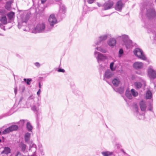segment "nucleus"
<instances>
[{
	"label": "nucleus",
	"instance_id": "052dcab7",
	"mask_svg": "<svg viewBox=\"0 0 156 156\" xmlns=\"http://www.w3.org/2000/svg\"><path fill=\"white\" fill-rule=\"evenodd\" d=\"M156 87V85H155L154 86V87Z\"/></svg>",
	"mask_w": 156,
	"mask_h": 156
},
{
	"label": "nucleus",
	"instance_id": "79ce46f5",
	"mask_svg": "<svg viewBox=\"0 0 156 156\" xmlns=\"http://www.w3.org/2000/svg\"><path fill=\"white\" fill-rule=\"evenodd\" d=\"M153 105L151 104H150L148 108L147 109V110L151 111V112H153Z\"/></svg>",
	"mask_w": 156,
	"mask_h": 156
},
{
	"label": "nucleus",
	"instance_id": "c03bdc74",
	"mask_svg": "<svg viewBox=\"0 0 156 156\" xmlns=\"http://www.w3.org/2000/svg\"><path fill=\"white\" fill-rule=\"evenodd\" d=\"M34 64L35 66H36L38 68L39 67L41 66V65L38 62H36L35 63H34Z\"/></svg>",
	"mask_w": 156,
	"mask_h": 156
},
{
	"label": "nucleus",
	"instance_id": "9d476101",
	"mask_svg": "<svg viewBox=\"0 0 156 156\" xmlns=\"http://www.w3.org/2000/svg\"><path fill=\"white\" fill-rule=\"evenodd\" d=\"M133 110L134 112V115L140 119L144 120L145 119V114L142 113H140L139 112V109L138 106L135 104L133 106Z\"/></svg>",
	"mask_w": 156,
	"mask_h": 156
},
{
	"label": "nucleus",
	"instance_id": "c9c22d12",
	"mask_svg": "<svg viewBox=\"0 0 156 156\" xmlns=\"http://www.w3.org/2000/svg\"><path fill=\"white\" fill-rule=\"evenodd\" d=\"M24 81L26 82L28 85H30V82L32 81V80L31 78L26 79L24 78L23 79Z\"/></svg>",
	"mask_w": 156,
	"mask_h": 156
},
{
	"label": "nucleus",
	"instance_id": "58836bf2",
	"mask_svg": "<svg viewBox=\"0 0 156 156\" xmlns=\"http://www.w3.org/2000/svg\"><path fill=\"white\" fill-rule=\"evenodd\" d=\"M25 120H21L19 122H18V124H19V126L21 127L23 126L25 122Z\"/></svg>",
	"mask_w": 156,
	"mask_h": 156
},
{
	"label": "nucleus",
	"instance_id": "0eeeda50",
	"mask_svg": "<svg viewBox=\"0 0 156 156\" xmlns=\"http://www.w3.org/2000/svg\"><path fill=\"white\" fill-rule=\"evenodd\" d=\"M147 76L151 80L156 79V70L153 69V67L150 66L147 70Z\"/></svg>",
	"mask_w": 156,
	"mask_h": 156
},
{
	"label": "nucleus",
	"instance_id": "4be33fe9",
	"mask_svg": "<svg viewBox=\"0 0 156 156\" xmlns=\"http://www.w3.org/2000/svg\"><path fill=\"white\" fill-rule=\"evenodd\" d=\"M8 20L10 22L14 20L15 17V13L14 12L11 11L8 13L7 14Z\"/></svg>",
	"mask_w": 156,
	"mask_h": 156
},
{
	"label": "nucleus",
	"instance_id": "473e14b6",
	"mask_svg": "<svg viewBox=\"0 0 156 156\" xmlns=\"http://www.w3.org/2000/svg\"><path fill=\"white\" fill-rule=\"evenodd\" d=\"M27 130L29 131H31L33 129V127L29 122H27L26 125Z\"/></svg>",
	"mask_w": 156,
	"mask_h": 156
},
{
	"label": "nucleus",
	"instance_id": "bb28decb",
	"mask_svg": "<svg viewBox=\"0 0 156 156\" xmlns=\"http://www.w3.org/2000/svg\"><path fill=\"white\" fill-rule=\"evenodd\" d=\"M12 3V2L11 1H9L7 2L5 6V8L7 10H10L11 8V5Z\"/></svg>",
	"mask_w": 156,
	"mask_h": 156
},
{
	"label": "nucleus",
	"instance_id": "7ed1b4c3",
	"mask_svg": "<svg viewBox=\"0 0 156 156\" xmlns=\"http://www.w3.org/2000/svg\"><path fill=\"white\" fill-rule=\"evenodd\" d=\"M51 27H46L44 22L40 23L37 24L33 29L32 31L34 33H47L51 30Z\"/></svg>",
	"mask_w": 156,
	"mask_h": 156
},
{
	"label": "nucleus",
	"instance_id": "2f4dec72",
	"mask_svg": "<svg viewBox=\"0 0 156 156\" xmlns=\"http://www.w3.org/2000/svg\"><path fill=\"white\" fill-rule=\"evenodd\" d=\"M11 132L16 131L17 130L18 127L16 125H12L9 127Z\"/></svg>",
	"mask_w": 156,
	"mask_h": 156
},
{
	"label": "nucleus",
	"instance_id": "4468645a",
	"mask_svg": "<svg viewBox=\"0 0 156 156\" xmlns=\"http://www.w3.org/2000/svg\"><path fill=\"white\" fill-rule=\"evenodd\" d=\"M139 105L141 110L145 113L147 108L146 102L144 100H142L139 102Z\"/></svg>",
	"mask_w": 156,
	"mask_h": 156
},
{
	"label": "nucleus",
	"instance_id": "603ef678",
	"mask_svg": "<svg viewBox=\"0 0 156 156\" xmlns=\"http://www.w3.org/2000/svg\"><path fill=\"white\" fill-rule=\"evenodd\" d=\"M39 89H41V84L40 82L39 83Z\"/></svg>",
	"mask_w": 156,
	"mask_h": 156
},
{
	"label": "nucleus",
	"instance_id": "9b49d317",
	"mask_svg": "<svg viewBox=\"0 0 156 156\" xmlns=\"http://www.w3.org/2000/svg\"><path fill=\"white\" fill-rule=\"evenodd\" d=\"M138 81L134 83V85L137 89L140 88L142 86H145L146 82L144 79L141 77H138Z\"/></svg>",
	"mask_w": 156,
	"mask_h": 156
},
{
	"label": "nucleus",
	"instance_id": "6ab92c4d",
	"mask_svg": "<svg viewBox=\"0 0 156 156\" xmlns=\"http://www.w3.org/2000/svg\"><path fill=\"white\" fill-rule=\"evenodd\" d=\"M107 43L108 45L110 47L113 48L115 45L116 41L115 39L110 38L108 40Z\"/></svg>",
	"mask_w": 156,
	"mask_h": 156
},
{
	"label": "nucleus",
	"instance_id": "39448f33",
	"mask_svg": "<svg viewBox=\"0 0 156 156\" xmlns=\"http://www.w3.org/2000/svg\"><path fill=\"white\" fill-rule=\"evenodd\" d=\"M133 53L139 59L144 61L147 59L145 54L141 49L138 48H136L134 50Z\"/></svg>",
	"mask_w": 156,
	"mask_h": 156
},
{
	"label": "nucleus",
	"instance_id": "f257e3e1",
	"mask_svg": "<svg viewBox=\"0 0 156 156\" xmlns=\"http://www.w3.org/2000/svg\"><path fill=\"white\" fill-rule=\"evenodd\" d=\"M34 98V96L33 95H30L27 99L26 105L28 108H30L38 117L41 113V110L39 108L41 102L38 100H35Z\"/></svg>",
	"mask_w": 156,
	"mask_h": 156
},
{
	"label": "nucleus",
	"instance_id": "680f3d73",
	"mask_svg": "<svg viewBox=\"0 0 156 156\" xmlns=\"http://www.w3.org/2000/svg\"><path fill=\"white\" fill-rule=\"evenodd\" d=\"M33 0V1H34V0Z\"/></svg>",
	"mask_w": 156,
	"mask_h": 156
},
{
	"label": "nucleus",
	"instance_id": "f03ea898",
	"mask_svg": "<svg viewBox=\"0 0 156 156\" xmlns=\"http://www.w3.org/2000/svg\"><path fill=\"white\" fill-rule=\"evenodd\" d=\"M38 150L37 151V146L34 144H32L29 146L28 154L30 156H41L44 154L43 149L41 144L38 145Z\"/></svg>",
	"mask_w": 156,
	"mask_h": 156
},
{
	"label": "nucleus",
	"instance_id": "37998d69",
	"mask_svg": "<svg viewBox=\"0 0 156 156\" xmlns=\"http://www.w3.org/2000/svg\"><path fill=\"white\" fill-rule=\"evenodd\" d=\"M114 64V63L113 62H111L110 64V68L112 71H114L115 70V68H113Z\"/></svg>",
	"mask_w": 156,
	"mask_h": 156
},
{
	"label": "nucleus",
	"instance_id": "bf43d9fd",
	"mask_svg": "<svg viewBox=\"0 0 156 156\" xmlns=\"http://www.w3.org/2000/svg\"><path fill=\"white\" fill-rule=\"evenodd\" d=\"M1 142V140L0 139V143Z\"/></svg>",
	"mask_w": 156,
	"mask_h": 156
},
{
	"label": "nucleus",
	"instance_id": "6e6d98bb",
	"mask_svg": "<svg viewBox=\"0 0 156 156\" xmlns=\"http://www.w3.org/2000/svg\"><path fill=\"white\" fill-rule=\"evenodd\" d=\"M132 78L133 80V79L135 78V76L134 75H132Z\"/></svg>",
	"mask_w": 156,
	"mask_h": 156
},
{
	"label": "nucleus",
	"instance_id": "c85d7f7f",
	"mask_svg": "<svg viewBox=\"0 0 156 156\" xmlns=\"http://www.w3.org/2000/svg\"><path fill=\"white\" fill-rule=\"evenodd\" d=\"M101 153L103 156H109L112 155L113 153L112 152L105 151L101 152Z\"/></svg>",
	"mask_w": 156,
	"mask_h": 156
},
{
	"label": "nucleus",
	"instance_id": "f8f14e48",
	"mask_svg": "<svg viewBox=\"0 0 156 156\" xmlns=\"http://www.w3.org/2000/svg\"><path fill=\"white\" fill-rule=\"evenodd\" d=\"M94 54L99 63H100L101 61H104L107 58L106 56L96 51H94Z\"/></svg>",
	"mask_w": 156,
	"mask_h": 156
},
{
	"label": "nucleus",
	"instance_id": "2eb2a0df",
	"mask_svg": "<svg viewBox=\"0 0 156 156\" xmlns=\"http://www.w3.org/2000/svg\"><path fill=\"white\" fill-rule=\"evenodd\" d=\"M113 75V74L110 70H107L105 72L103 80L109 83V82L107 81L106 79L110 78Z\"/></svg>",
	"mask_w": 156,
	"mask_h": 156
},
{
	"label": "nucleus",
	"instance_id": "4d7b16f0",
	"mask_svg": "<svg viewBox=\"0 0 156 156\" xmlns=\"http://www.w3.org/2000/svg\"><path fill=\"white\" fill-rule=\"evenodd\" d=\"M155 39H156V34H155Z\"/></svg>",
	"mask_w": 156,
	"mask_h": 156
},
{
	"label": "nucleus",
	"instance_id": "4c0bfd02",
	"mask_svg": "<svg viewBox=\"0 0 156 156\" xmlns=\"http://www.w3.org/2000/svg\"><path fill=\"white\" fill-rule=\"evenodd\" d=\"M11 132L9 127L5 129L4 131H3L2 133L3 134H6L9 133Z\"/></svg>",
	"mask_w": 156,
	"mask_h": 156
},
{
	"label": "nucleus",
	"instance_id": "aec40b11",
	"mask_svg": "<svg viewBox=\"0 0 156 156\" xmlns=\"http://www.w3.org/2000/svg\"><path fill=\"white\" fill-rule=\"evenodd\" d=\"M113 5V3L112 2H105L103 6L105 10H107L111 9Z\"/></svg>",
	"mask_w": 156,
	"mask_h": 156
},
{
	"label": "nucleus",
	"instance_id": "7c9ffc66",
	"mask_svg": "<svg viewBox=\"0 0 156 156\" xmlns=\"http://www.w3.org/2000/svg\"><path fill=\"white\" fill-rule=\"evenodd\" d=\"M126 95L129 99H131L132 98V94L129 90H127L126 92Z\"/></svg>",
	"mask_w": 156,
	"mask_h": 156
},
{
	"label": "nucleus",
	"instance_id": "412c9836",
	"mask_svg": "<svg viewBox=\"0 0 156 156\" xmlns=\"http://www.w3.org/2000/svg\"><path fill=\"white\" fill-rule=\"evenodd\" d=\"M27 145L22 142L18 144V147L20 151L24 153L26 152Z\"/></svg>",
	"mask_w": 156,
	"mask_h": 156
},
{
	"label": "nucleus",
	"instance_id": "a18cd8bd",
	"mask_svg": "<svg viewBox=\"0 0 156 156\" xmlns=\"http://www.w3.org/2000/svg\"><path fill=\"white\" fill-rule=\"evenodd\" d=\"M136 73L137 74L140 75L141 76H143L144 74V73L141 72L137 71Z\"/></svg>",
	"mask_w": 156,
	"mask_h": 156
},
{
	"label": "nucleus",
	"instance_id": "1a4fd4ad",
	"mask_svg": "<svg viewBox=\"0 0 156 156\" xmlns=\"http://www.w3.org/2000/svg\"><path fill=\"white\" fill-rule=\"evenodd\" d=\"M146 15L149 19L155 17L156 16V12L153 7L147 8Z\"/></svg>",
	"mask_w": 156,
	"mask_h": 156
},
{
	"label": "nucleus",
	"instance_id": "f3484780",
	"mask_svg": "<svg viewBox=\"0 0 156 156\" xmlns=\"http://www.w3.org/2000/svg\"><path fill=\"white\" fill-rule=\"evenodd\" d=\"M133 67L135 69H140L143 68L144 65L142 62H136L133 64Z\"/></svg>",
	"mask_w": 156,
	"mask_h": 156
},
{
	"label": "nucleus",
	"instance_id": "864d4df0",
	"mask_svg": "<svg viewBox=\"0 0 156 156\" xmlns=\"http://www.w3.org/2000/svg\"><path fill=\"white\" fill-rule=\"evenodd\" d=\"M97 5L99 6V7H101V6H102V5L100 4H99V3L98 2H97Z\"/></svg>",
	"mask_w": 156,
	"mask_h": 156
},
{
	"label": "nucleus",
	"instance_id": "20e7f679",
	"mask_svg": "<svg viewBox=\"0 0 156 156\" xmlns=\"http://www.w3.org/2000/svg\"><path fill=\"white\" fill-rule=\"evenodd\" d=\"M29 18V15L26 12L22 13L19 18L18 20V27L19 29L21 28L22 26L26 25V23Z\"/></svg>",
	"mask_w": 156,
	"mask_h": 156
},
{
	"label": "nucleus",
	"instance_id": "393cba45",
	"mask_svg": "<svg viewBox=\"0 0 156 156\" xmlns=\"http://www.w3.org/2000/svg\"><path fill=\"white\" fill-rule=\"evenodd\" d=\"M152 97L151 92L150 90H148L146 93L145 98L146 99H150Z\"/></svg>",
	"mask_w": 156,
	"mask_h": 156
},
{
	"label": "nucleus",
	"instance_id": "e433bc0d",
	"mask_svg": "<svg viewBox=\"0 0 156 156\" xmlns=\"http://www.w3.org/2000/svg\"><path fill=\"white\" fill-rule=\"evenodd\" d=\"M121 151L122 153L120 154H119V156H130L127 154L123 149H121Z\"/></svg>",
	"mask_w": 156,
	"mask_h": 156
},
{
	"label": "nucleus",
	"instance_id": "dca6fc26",
	"mask_svg": "<svg viewBox=\"0 0 156 156\" xmlns=\"http://www.w3.org/2000/svg\"><path fill=\"white\" fill-rule=\"evenodd\" d=\"M53 2H58V0H51ZM59 2L61 4L60 5L59 12L61 13L64 14L66 11V8L64 5L62 4L61 0H60Z\"/></svg>",
	"mask_w": 156,
	"mask_h": 156
},
{
	"label": "nucleus",
	"instance_id": "423d86ee",
	"mask_svg": "<svg viewBox=\"0 0 156 156\" xmlns=\"http://www.w3.org/2000/svg\"><path fill=\"white\" fill-rule=\"evenodd\" d=\"M116 38L117 39L121 38L122 41L126 45V48H129V45L131 41L129 40V37L127 35L123 34L122 36H116Z\"/></svg>",
	"mask_w": 156,
	"mask_h": 156
},
{
	"label": "nucleus",
	"instance_id": "5fc2aeb1",
	"mask_svg": "<svg viewBox=\"0 0 156 156\" xmlns=\"http://www.w3.org/2000/svg\"><path fill=\"white\" fill-rule=\"evenodd\" d=\"M5 10L4 9H1L0 11V12H5Z\"/></svg>",
	"mask_w": 156,
	"mask_h": 156
},
{
	"label": "nucleus",
	"instance_id": "5701e85b",
	"mask_svg": "<svg viewBox=\"0 0 156 156\" xmlns=\"http://www.w3.org/2000/svg\"><path fill=\"white\" fill-rule=\"evenodd\" d=\"M31 134L30 133H26L24 136L25 142L27 143H29L30 138Z\"/></svg>",
	"mask_w": 156,
	"mask_h": 156
},
{
	"label": "nucleus",
	"instance_id": "13d9d810",
	"mask_svg": "<svg viewBox=\"0 0 156 156\" xmlns=\"http://www.w3.org/2000/svg\"><path fill=\"white\" fill-rule=\"evenodd\" d=\"M116 92H119L118 90H115Z\"/></svg>",
	"mask_w": 156,
	"mask_h": 156
},
{
	"label": "nucleus",
	"instance_id": "ea45409f",
	"mask_svg": "<svg viewBox=\"0 0 156 156\" xmlns=\"http://www.w3.org/2000/svg\"><path fill=\"white\" fill-rule=\"evenodd\" d=\"M123 51L122 49H120L119 52V57H120L123 54Z\"/></svg>",
	"mask_w": 156,
	"mask_h": 156
},
{
	"label": "nucleus",
	"instance_id": "72a5a7b5",
	"mask_svg": "<svg viewBox=\"0 0 156 156\" xmlns=\"http://www.w3.org/2000/svg\"><path fill=\"white\" fill-rule=\"evenodd\" d=\"M131 93L132 94V96L133 95L134 97H136L138 95V93L136 91L133 89H132L131 90Z\"/></svg>",
	"mask_w": 156,
	"mask_h": 156
},
{
	"label": "nucleus",
	"instance_id": "09e8293b",
	"mask_svg": "<svg viewBox=\"0 0 156 156\" xmlns=\"http://www.w3.org/2000/svg\"><path fill=\"white\" fill-rule=\"evenodd\" d=\"M41 92V89H39L38 90V91L37 92V95L38 96H40Z\"/></svg>",
	"mask_w": 156,
	"mask_h": 156
},
{
	"label": "nucleus",
	"instance_id": "f704fd0d",
	"mask_svg": "<svg viewBox=\"0 0 156 156\" xmlns=\"http://www.w3.org/2000/svg\"><path fill=\"white\" fill-rule=\"evenodd\" d=\"M12 156H24L19 151H16L13 153Z\"/></svg>",
	"mask_w": 156,
	"mask_h": 156
},
{
	"label": "nucleus",
	"instance_id": "3c124183",
	"mask_svg": "<svg viewBox=\"0 0 156 156\" xmlns=\"http://www.w3.org/2000/svg\"><path fill=\"white\" fill-rule=\"evenodd\" d=\"M41 2L42 4L44 3L47 1V0H41Z\"/></svg>",
	"mask_w": 156,
	"mask_h": 156
},
{
	"label": "nucleus",
	"instance_id": "de8ad7c7",
	"mask_svg": "<svg viewBox=\"0 0 156 156\" xmlns=\"http://www.w3.org/2000/svg\"><path fill=\"white\" fill-rule=\"evenodd\" d=\"M58 72H61L62 73H64L65 72V70L64 69H58Z\"/></svg>",
	"mask_w": 156,
	"mask_h": 156
},
{
	"label": "nucleus",
	"instance_id": "b1692460",
	"mask_svg": "<svg viewBox=\"0 0 156 156\" xmlns=\"http://www.w3.org/2000/svg\"><path fill=\"white\" fill-rule=\"evenodd\" d=\"M96 46L97 45H96V44H95V49L104 53H105L107 52V50L106 48H103L102 47Z\"/></svg>",
	"mask_w": 156,
	"mask_h": 156
},
{
	"label": "nucleus",
	"instance_id": "49530a36",
	"mask_svg": "<svg viewBox=\"0 0 156 156\" xmlns=\"http://www.w3.org/2000/svg\"><path fill=\"white\" fill-rule=\"evenodd\" d=\"M20 88L22 92H24L25 90V87L24 86H23L22 87H20Z\"/></svg>",
	"mask_w": 156,
	"mask_h": 156
},
{
	"label": "nucleus",
	"instance_id": "8fccbe9b",
	"mask_svg": "<svg viewBox=\"0 0 156 156\" xmlns=\"http://www.w3.org/2000/svg\"><path fill=\"white\" fill-rule=\"evenodd\" d=\"M14 93L15 94H16L17 93V87H15L14 88Z\"/></svg>",
	"mask_w": 156,
	"mask_h": 156
},
{
	"label": "nucleus",
	"instance_id": "6e6552de",
	"mask_svg": "<svg viewBox=\"0 0 156 156\" xmlns=\"http://www.w3.org/2000/svg\"><path fill=\"white\" fill-rule=\"evenodd\" d=\"M48 22L50 26L48 27L49 28L51 27L52 30L54 26L58 23L56 17L54 14H51L50 15L48 18Z\"/></svg>",
	"mask_w": 156,
	"mask_h": 156
},
{
	"label": "nucleus",
	"instance_id": "ddd939ff",
	"mask_svg": "<svg viewBox=\"0 0 156 156\" xmlns=\"http://www.w3.org/2000/svg\"><path fill=\"white\" fill-rule=\"evenodd\" d=\"M108 35V34H107L103 35L100 36L98 40L95 43L96 45H99L101 44L102 43H103V41L107 39Z\"/></svg>",
	"mask_w": 156,
	"mask_h": 156
},
{
	"label": "nucleus",
	"instance_id": "a878e982",
	"mask_svg": "<svg viewBox=\"0 0 156 156\" xmlns=\"http://www.w3.org/2000/svg\"><path fill=\"white\" fill-rule=\"evenodd\" d=\"M11 149L9 147H5L4 148V150L1 153L2 154H8L10 153Z\"/></svg>",
	"mask_w": 156,
	"mask_h": 156
},
{
	"label": "nucleus",
	"instance_id": "a211bd4d",
	"mask_svg": "<svg viewBox=\"0 0 156 156\" xmlns=\"http://www.w3.org/2000/svg\"><path fill=\"white\" fill-rule=\"evenodd\" d=\"M124 5L121 0L118 1L116 4L115 9L118 11H121Z\"/></svg>",
	"mask_w": 156,
	"mask_h": 156
},
{
	"label": "nucleus",
	"instance_id": "cd10ccee",
	"mask_svg": "<svg viewBox=\"0 0 156 156\" xmlns=\"http://www.w3.org/2000/svg\"><path fill=\"white\" fill-rule=\"evenodd\" d=\"M120 82V80L119 79L115 78L112 81V83L115 87H117Z\"/></svg>",
	"mask_w": 156,
	"mask_h": 156
},
{
	"label": "nucleus",
	"instance_id": "a19ab883",
	"mask_svg": "<svg viewBox=\"0 0 156 156\" xmlns=\"http://www.w3.org/2000/svg\"><path fill=\"white\" fill-rule=\"evenodd\" d=\"M10 115V114H9L8 113L2 115H0V119H2L3 117H7Z\"/></svg>",
	"mask_w": 156,
	"mask_h": 156
},
{
	"label": "nucleus",
	"instance_id": "c756f323",
	"mask_svg": "<svg viewBox=\"0 0 156 156\" xmlns=\"http://www.w3.org/2000/svg\"><path fill=\"white\" fill-rule=\"evenodd\" d=\"M0 21L4 24H5L7 23V19L5 16H3L1 17Z\"/></svg>",
	"mask_w": 156,
	"mask_h": 156
}]
</instances>
